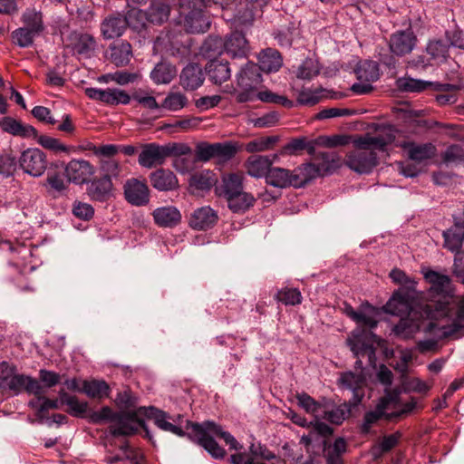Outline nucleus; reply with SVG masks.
Wrapping results in <instances>:
<instances>
[{
    "label": "nucleus",
    "mask_w": 464,
    "mask_h": 464,
    "mask_svg": "<svg viewBox=\"0 0 464 464\" xmlns=\"http://www.w3.org/2000/svg\"><path fill=\"white\" fill-rule=\"evenodd\" d=\"M190 434L191 441L202 447L215 459H224L227 452L218 445L214 436L223 439L231 450H238L243 448L233 435L222 430L221 426L212 420H206L199 425H195L194 431Z\"/></svg>",
    "instance_id": "obj_1"
},
{
    "label": "nucleus",
    "mask_w": 464,
    "mask_h": 464,
    "mask_svg": "<svg viewBox=\"0 0 464 464\" xmlns=\"http://www.w3.org/2000/svg\"><path fill=\"white\" fill-rule=\"evenodd\" d=\"M142 407L136 410L119 411L113 423L110 424L108 430L112 437H130L138 433L141 429L145 432V437L151 440L150 430L142 419L145 412Z\"/></svg>",
    "instance_id": "obj_2"
},
{
    "label": "nucleus",
    "mask_w": 464,
    "mask_h": 464,
    "mask_svg": "<svg viewBox=\"0 0 464 464\" xmlns=\"http://www.w3.org/2000/svg\"><path fill=\"white\" fill-rule=\"evenodd\" d=\"M179 24L188 34H202L207 32L211 25L208 16L206 14L205 6H195L187 5L186 2L179 3Z\"/></svg>",
    "instance_id": "obj_3"
},
{
    "label": "nucleus",
    "mask_w": 464,
    "mask_h": 464,
    "mask_svg": "<svg viewBox=\"0 0 464 464\" xmlns=\"http://www.w3.org/2000/svg\"><path fill=\"white\" fill-rule=\"evenodd\" d=\"M262 82L257 64L247 62L237 74V85L241 89L237 94L238 102L255 101V94Z\"/></svg>",
    "instance_id": "obj_4"
},
{
    "label": "nucleus",
    "mask_w": 464,
    "mask_h": 464,
    "mask_svg": "<svg viewBox=\"0 0 464 464\" xmlns=\"http://www.w3.org/2000/svg\"><path fill=\"white\" fill-rule=\"evenodd\" d=\"M145 412V417L154 420L155 425L164 430L173 433L179 437H186L191 441V434L194 431V426L199 425L198 422L187 420L184 430L181 427L172 424L169 421L170 416L164 411L160 410L154 406L142 407L141 410Z\"/></svg>",
    "instance_id": "obj_5"
},
{
    "label": "nucleus",
    "mask_w": 464,
    "mask_h": 464,
    "mask_svg": "<svg viewBox=\"0 0 464 464\" xmlns=\"http://www.w3.org/2000/svg\"><path fill=\"white\" fill-rule=\"evenodd\" d=\"M354 72L360 82L353 83L351 90L356 94H367L371 92L373 90L372 82L377 81L380 77L378 63L371 60L360 62Z\"/></svg>",
    "instance_id": "obj_6"
},
{
    "label": "nucleus",
    "mask_w": 464,
    "mask_h": 464,
    "mask_svg": "<svg viewBox=\"0 0 464 464\" xmlns=\"http://www.w3.org/2000/svg\"><path fill=\"white\" fill-rule=\"evenodd\" d=\"M418 43V38L412 30L411 23L409 20L408 26L403 30H397L392 33L388 40L390 52L398 57L410 54Z\"/></svg>",
    "instance_id": "obj_7"
},
{
    "label": "nucleus",
    "mask_w": 464,
    "mask_h": 464,
    "mask_svg": "<svg viewBox=\"0 0 464 464\" xmlns=\"http://www.w3.org/2000/svg\"><path fill=\"white\" fill-rule=\"evenodd\" d=\"M396 129L392 125L384 126L377 134L372 136L366 133L362 136H358L353 140V143L357 149H370L379 150L381 151L386 150V147L392 144L396 139Z\"/></svg>",
    "instance_id": "obj_8"
},
{
    "label": "nucleus",
    "mask_w": 464,
    "mask_h": 464,
    "mask_svg": "<svg viewBox=\"0 0 464 464\" xmlns=\"http://www.w3.org/2000/svg\"><path fill=\"white\" fill-rule=\"evenodd\" d=\"M344 163L359 174H368L378 165V157L372 150L355 148L347 153Z\"/></svg>",
    "instance_id": "obj_9"
},
{
    "label": "nucleus",
    "mask_w": 464,
    "mask_h": 464,
    "mask_svg": "<svg viewBox=\"0 0 464 464\" xmlns=\"http://www.w3.org/2000/svg\"><path fill=\"white\" fill-rule=\"evenodd\" d=\"M20 168L34 177L42 176L47 168V159L44 151L37 148H29L21 153Z\"/></svg>",
    "instance_id": "obj_10"
},
{
    "label": "nucleus",
    "mask_w": 464,
    "mask_h": 464,
    "mask_svg": "<svg viewBox=\"0 0 464 464\" xmlns=\"http://www.w3.org/2000/svg\"><path fill=\"white\" fill-rule=\"evenodd\" d=\"M85 95L109 106L126 105L130 102L131 96L124 90L118 88L98 89L89 87L84 90Z\"/></svg>",
    "instance_id": "obj_11"
},
{
    "label": "nucleus",
    "mask_w": 464,
    "mask_h": 464,
    "mask_svg": "<svg viewBox=\"0 0 464 464\" xmlns=\"http://www.w3.org/2000/svg\"><path fill=\"white\" fill-rule=\"evenodd\" d=\"M66 47L71 49L74 55L91 58L96 50L97 42L91 34L72 31L67 36Z\"/></svg>",
    "instance_id": "obj_12"
},
{
    "label": "nucleus",
    "mask_w": 464,
    "mask_h": 464,
    "mask_svg": "<svg viewBox=\"0 0 464 464\" xmlns=\"http://www.w3.org/2000/svg\"><path fill=\"white\" fill-rule=\"evenodd\" d=\"M86 193L91 200L107 202L114 197V188L108 175L93 178L87 183Z\"/></svg>",
    "instance_id": "obj_13"
},
{
    "label": "nucleus",
    "mask_w": 464,
    "mask_h": 464,
    "mask_svg": "<svg viewBox=\"0 0 464 464\" xmlns=\"http://www.w3.org/2000/svg\"><path fill=\"white\" fill-rule=\"evenodd\" d=\"M140 149L138 162L142 168L153 169L166 162L162 145L157 142L140 143Z\"/></svg>",
    "instance_id": "obj_14"
},
{
    "label": "nucleus",
    "mask_w": 464,
    "mask_h": 464,
    "mask_svg": "<svg viewBox=\"0 0 464 464\" xmlns=\"http://www.w3.org/2000/svg\"><path fill=\"white\" fill-rule=\"evenodd\" d=\"M123 192L125 199L132 206L142 207L150 202V188L144 181L128 179L123 186Z\"/></svg>",
    "instance_id": "obj_15"
},
{
    "label": "nucleus",
    "mask_w": 464,
    "mask_h": 464,
    "mask_svg": "<svg viewBox=\"0 0 464 464\" xmlns=\"http://www.w3.org/2000/svg\"><path fill=\"white\" fill-rule=\"evenodd\" d=\"M257 14L255 7L243 1L229 15L225 16V21L232 28L242 30L252 27Z\"/></svg>",
    "instance_id": "obj_16"
},
{
    "label": "nucleus",
    "mask_w": 464,
    "mask_h": 464,
    "mask_svg": "<svg viewBox=\"0 0 464 464\" xmlns=\"http://www.w3.org/2000/svg\"><path fill=\"white\" fill-rule=\"evenodd\" d=\"M94 173V166L84 160H72L65 167L67 179L74 184L88 183Z\"/></svg>",
    "instance_id": "obj_17"
},
{
    "label": "nucleus",
    "mask_w": 464,
    "mask_h": 464,
    "mask_svg": "<svg viewBox=\"0 0 464 464\" xmlns=\"http://www.w3.org/2000/svg\"><path fill=\"white\" fill-rule=\"evenodd\" d=\"M14 394L26 392L29 394L38 396L44 393V387L38 380L24 374L14 373L6 387Z\"/></svg>",
    "instance_id": "obj_18"
},
{
    "label": "nucleus",
    "mask_w": 464,
    "mask_h": 464,
    "mask_svg": "<svg viewBox=\"0 0 464 464\" xmlns=\"http://www.w3.org/2000/svg\"><path fill=\"white\" fill-rule=\"evenodd\" d=\"M100 29L104 40L121 37L127 30L124 14L116 12L107 15L101 23Z\"/></svg>",
    "instance_id": "obj_19"
},
{
    "label": "nucleus",
    "mask_w": 464,
    "mask_h": 464,
    "mask_svg": "<svg viewBox=\"0 0 464 464\" xmlns=\"http://www.w3.org/2000/svg\"><path fill=\"white\" fill-rule=\"evenodd\" d=\"M339 383L353 392V397L349 400L352 405H359L363 397L365 377L362 373H354L351 371L343 372L339 378Z\"/></svg>",
    "instance_id": "obj_20"
},
{
    "label": "nucleus",
    "mask_w": 464,
    "mask_h": 464,
    "mask_svg": "<svg viewBox=\"0 0 464 464\" xmlns=\"http://www.w3.org/2000/svg\"><path fill=\"white\" fill-rule=\"evenodd\" d=\"M399 88L408 92H420L428 89L438 92H447L455 90V86L450 83L432 82L412 78L400 81Z\"/></svg>",
    "instance_id": "obj_21"
},
{
    "label": "nucleus",
    "mask_w": 464,
    "mask_h": 464,
    "mask_svg": "<svg viewBox=\"0 0 464 464\" xmlns=\"http://www.w3.org/2000/svg\"><path fill=\"white\" fill-rule=\"evenodd\" d=\"M224 49L232 58H246L248 42L241 30L235 29L227 35L224 41Z\"/></svg>",
    "instance_id": "obj_22"
},
{
    "label": "nucleus",
    "mask_w": 464,
    "mask_h": 464,
    "mask_svg": "<svg viewBox=\"0 0 464 464\" xmlns=\"http://www.w3.org/2000/svg\"><path fill=\"white\" fill-rule=\"evenodd\" d=\"M150 185L159 191H173L179 188V179L169 169L160 168L149 175Z\"/></svg>",
    "instance_id": "obj_23"
},
{
    "label": "nucleus",
    "mask_w": 464,
    "mask_h": 464,
    "mask_svg": "<svg viewBox=\"0 0 464 464\" xmlns=\"http://www.w3.org/2000/svg\"><path fill=\"white\" fill-rule=\"evenodd\" d=\"M401 147L407 152L410 160L419 163L431 160L437 154V148L431 142L404 141Z\"/></svg>",
    "instance_id": "obj_24"
},
{
    "label": "nucleus",
    "mask_w": 464,
    "mask_h": 464,
    "mask_svg": "<svg viewBox=\"0 0 464 464\" xmlns=\"http://www.w3.org/2000/svg\"><path fill=\"white\" fill-rule=\"evenodd\" d=\"M174 2L175 0H150L146 9L147 21L157 25L166 23L169 18Z\"/></svg>",
    "instance_id": "obj_25"
},
{
    "label": "nucleus",
    "mask_w": 464,
    "mask_h": 464,
    "mask_svg": "<svg viewBox=\"0 0 464 464\" xmlns=\"http://www.w3.org/2000/svg\"><path fill=\"white\" fill-rule=\"evenodd\" d=\"M0 128L4 132L22 139H30L37 136V130L34 126L25 124L10 116L1 119Z\"/></svg>",
    "instance_id": "obj_26"
},
{
    "label": "nucleus",
    "mask_w": 464,
    "mask_h": 464,
    "mask_svg": "<svg viewBox=\"0 0 464 464\" xmlns=\"http://www.w3.org/2000/svg\"><path fill=\"white\" fill-rule=\"evenodd\" d=\"M205 80V73L201 66L191 63L183 68L179 75V83L186 91H195L199 88Z\"/></svg>",
    "instance_id": "obj_27"
},
{
    "label": "nucleus",
    "mask_w": 464,
    "mask_h": 464,
    "mask_svg": "<svg viewBox=\"0 0 464 464\" xmlns=\"http://www.w3.org/2000/svg\"><path fill=\"white\" fill-rule=\"evenodd\" d=\"M217 212L210 207H201L191 213L188 225L195 230H208L218 222Z\"/></svg>",
    "instance_id": "obj_28"
},
{
    "label": "nucleus",
    "mask_w": 464,
    "mask_h": 464,
    "mask_svg": "<svg viewBox=\"0 0 464 464\" xmlns=\"http://www.w3.org/2000/svg\"><path fill=\"white\" fill-rule=\"evenodd\" d=\"M425 280L430 285V290L444 296H453L454 288L451 279L447 275H442L432 269L423 273Z\"/></svg>",
    "instance_id": "obj_29"
},
{
    "label": "nucleus",
    "mask_w": 464,
    "mask_h": 464,
    "mask_svg": "<svg viewBox=\"0 0 464 464\" xmlns=\"http://www.w3.org/2000/svg\"><path fill=\"white\" fill-rule=\"evenodd\" d=\"M277 158V154H275L273 159L263 155L250 156L245 162L247 174L254 178L264 177L266 179V175H267L272 164Z\"/></svg>",
    "instance_id": "obj_30"
},
{
    "label": "nucleus",
    "mask_w": 464,
    "mask_h": 464,
    "mask_svg": "<svg viewBox=\"0 0 464 464\" xmlns=\"http://www.w3.org/2000/svg\"><path fill=\"white\" fill-rule=\"evenodd\" d=\"M154 223L160 227H174L181 221V213L174 206L157 208L152 212Z\"/></svg>",
    "instance_id": "obj_31"
},
{
    "label": "nucleus",
    "mask_w": 464,
    "mask_h": 464,
    "mask_svg": "<svg viewBox=\"0 0 464 464\" xmlns=\"http://www.w3.org/2000/svg\"><path fill=\"white\" fill-rule=\"evenodd\" d=\"M414 298L394 292L385 305L388 314L400 317L409 316L412 311Z\"/></svg>",
    "instance_id": "obj_32"
},
{
    "label": "nucleus",
    "mask_w": 464,
    "mask_h": 464,
    "mask_svg": "<svg viewBox=\"0 0 464 464\" xmlns=\"http://www.w3.org/2000/svg\"><path fill=\"white\" fill-rule=\"evenodd\" d=\"M315 145L316 142L313 140H308L306 137H297L291 139L286 144H285L279 154L282 156L288 155H301L303 151L306 150L309 155H315Z\"/></svg>",
    "instance_id": "obj_33"
},
{
    "label": "nucleus",
    "mask_w": 464,
    "mask_h": 464,
    "mask_svg": "<svg viewBox=\"0 0 464 464\" xmlns=\"http://www.w3.org/2000/svg\"><path fill=\"white\" fill-rule=\"evenodd\" d=\"M266 183L277 188H295L293 170L271 166L266 175Z\"/></svg>",
    "instance_id": "obj_34"
},
{
    "label": "nucleus",
    "mask_w": 464,
    "mask_h": 464,
    "mask_svg": "<svg viewBox=\"0 0 464 464\" xmlns=\"http://www.w3.org/2000/svg\"><path fill=\"white\" fill-rule=\"evenodd\" d=\"M272 35L280 47L291 48L294 41L300 36V29L295 21H289L274 30Z\"/></svg>",
    "instance_id": "obj_35"
},
{
    "label": "nucleus",
    "mask_w": 464,
    "mask_h": 464,
    "mask_svg": "<svg viewBox=\"0 0 464 464\" xmlns=\"http://www.w3.org/2000/svg\"><path fill=\"white\" fill-rule=\"evenodd\" d=\"M206 73L215 84H221L230 78L231 72L227 61L222 59L210 60L206 67Z\"/></svg>",
    "instance_id": "obj_36"
},
{
    "label": "nucleus",
    "mask_w": 464,
    "mask_h": 464,
    "mask_svg": "<svg viewBox=\"0 0 464 464\" xmlns=\"http://www.w3.org/2000/svg\"><path fill=\"white\" fill-rule=\"evenodd\" d=\"M110 60L117 67L130 63L133 53L131 44L127 41H119L110 45Z\"/></svg>",
    "instance_id": "obj_37"
},
{
    "label": "nucleus",
    "mask_w": 464,
    "mask_h": 464,
    "mask_svg": "<svg viewBox=\"0 0 464 464\" xmlns=\"http://www.w3.org/2000/svg\"><path fill=\"white\" fill-rule=\"evenodd\" d=\"M459 219L454 222V225L449 229L443 231L444 247L452 253H461V247L464 242V228L459 226Z\"/></svg>",
    "instance_id": "obj_38"
},
{
    "label": "nucleus",
    "mask_w": 464,
    "mask_h": 464,
    "mask_svg": "<svg viewBox=\"0 0 464 464\" xmlns=\"http://www.w3.org/2000/svg\"><path fill=\"white\" fill-rule=\"evenodd\" d=\"M58 397L61 404L68 407L66 411L72 417L83 418L89 410L87 401H79L77 396L69 394L64 389H60Z\"/></svg>",
    "instance_id": "obj_39"
},
{
    "label": "nucleus",
    "mask_w": 464,
    "mask_h": 464,
    "mask_svg": "<svg viewBox=\"0 0 464 464\" xmlns=\"http://www.w3.org/2000/svg\"><path fill=\"white\" fill-rule=\"evenodd\" d=\"M242 189H244L243 177L237 173H229L224 176L222 183L216 188L218 196L227 201Z\"/></svg>",
    "instance_id": "obj_40"
},
{
    "label": "nucleus",
    "mask_w": 464,
    "mask_h": 464,
    "mask_svg": "<svg viewBox=\"0 0 464 464\" xmlns=\"http://www.w3.org/2000/svg\"><path fill=\"white\" fill-rule=\"evenodd\" d=\"M283 64V59L281 53L272 48L263 50L258 55L257 67L259 72H265L266 73L278 71Z\"/></svg>",
    "instance_id": "obj_41"
},
{
    "label": "nucleus",
    "mask_w": 464,
    "mask_h": 464,
    "mask_svg": "<svg viewBox=\"0 0 464 464\" xmlns=\"http://www.w3.org/2000/svg\"><path fill=\"white\" fill-rule=\"evenodd\" d=\"M295 188H300L304 187L311 180L318 176H322L318 166L314 163L307 162L299 165L293 169Z\"/></svg>",
    "instance_id": "obj_42"
},
{
    "label": "nucleus",
    "mask_w": 464,
    "mask_h": 464,
    "mask_svg": "<svg viewBox=\"0 0 464 464\" xmlns=\"http://www.w3.org/2000/svg\"><path fill=\"white\" fill-rule=\"evenodd\" d=\"M323 446L327 464H344L342 457L347 450V443L344 438H337L332 446L324 440Z\"/></svg>",
    "instance_id": "obj_43"
},
{
    "label": "nucleus",
    "mask_w": 464,
    "mask_h": 464,
    "mask_svg": "<svg viewBox=\"0 0 464 464\" xmlns=\"http://www.w3.org/2000/svg\"><path fill=\"white\" fill-rule=\"evenodd\" d=\"M227 207L233 213H245L254 206L256 198L250 193L245 192L244 189L236 193L227 201Z\"/></svg>",
    "instance_id": "obj_44"
},
{
    "label": "nucleus",
    "mask_w": 464,
    "mask_h": 464,
    "mask_svg": "<svg viewBox=\"0 0 464 464\" xmlns=\"http://www.w3.org/2000/svg\"><path fill=\"white\" fill-rule=\"evenodd\" d=\"M21 22L24 28H28L37 35H40L44 30L43 14L35 8H26L22 14Z\"/></svg>",
    "instance_id": "obj_45"
},
{
    "label": "nucleus",
    "mask_w": 464,
    "mask_h": 464,
    "mask_svg": "<svg viewBox=\"0 0 464 464\" xmlns=\"http://www.w3.org/2000/svg\"><path fill=\"white\" fill-rule=\"evenodd\" d=\"M176 75V67L166 62L157 63L150 72V78L157 84L169 83Z\"/></svg>",
    "instance_id": "obj_46"
},
{
    "label": "nucleus",
    "mask_w": 464,
    "mask_h": 464,
    "mask_svg": "<svg viewBox=\"0 0 464 464\" xmlns=\"http://www.w3.org/2000/svg\"><path fill=\"white\" fill-rule=\"evenodd\" d=\"M82 391L90 398L102 399L109 395L110 387L103 380H82Z\"/></svg>",
    "instance_id": "obj_47"
},
{
    "label": "nucleus",
    "mask_w": 464,
    "mask_h": 464,
    "mask_svg": "<svg viewBox=\"0 0 464 464\" xmlns=\"http://www.w3.org/2000/svg\"><path fill=\"white\" fill-rule=\"evenodd\" d=\"M322 176L333 173L340 166V157L334 152L321 151L315 156Z\"/></svg>",
    "instance_id": "obj_48"
},
{
    "label": "nucleus",
    "mask_w": 464,
    "mask_h": 464,
    "mask_svg": "<svg viewBox=\"0 0 464 464\" xmlns=\"http://www.w3.org/2000/svg\"><path fill=\"white\" fill-rule=\"evenodd\" d=\"M214 146L215 159H217L219 163L231 160L240 150L238 143L231 140L216 142Z\"/></svg>",
    "instance_id": "obj_49"
},
{
    "label": "nucleus",
    "mask_w": 464,
    "mask_h": 464,
    "mask_svg": "<svg viewBox=\"0 0 464 464\" xmlns=\"http://www.w3.org/2000/svg\"><path fill=\"white\" fill-rule=\"evenodd\" d=\"M45 182L48 187V192L53 198H58L67 190L68 184L71 181L68 179H65L63 174L53 172L48 173Z\"/></svg>",
    "instance_id": "obj_50"
},
{
    "label": "nucleus",
    "mask_w": 464,
    "mask_h": 464,
    "mask_svg": "<svg viewBox=\"0 0 464 464\" xmlns=\"http://www.w3.org/2000/svg\"><path fill=\"white\" fill-rule=\"evenodd\" d=\"M356 406L357 405H352L350 401L348 402L342 403L331 411H325L323 415V419L333 424L341 425L343 420L350 416L352 409Z\"/></svg>",
    "instance_id": "obj_51"
},
{
    "label": "nucleus",
    "mask_w": 464,
    "mask_h": 464,
    "mask_svg": "<svg viewBox=\"0 0 464 464\" xmlns=\"http://www.w3.org/2000/svg\"><path fill=\"white\" fill-rule=\"evenodd\" d=\"M215 182V174L208 169L196 172L189 179V185L198 190H208Z\"/></svg>",
    "instance_id": "obj_52"
},
{
    "label": "nucleus",
    "mask_w": 464,
    "mask_h": 464,
    "mask_svg": "<svg viewBox=\"0 0 464 464\" xmlns=\"http://www.w3.org/2000/svg\"><path fill=\"white\" fill-rule=\"evenodd\" d=\"M384 411L382 406L376 404L373 411H366L363 415L362 421L359 426V430L362 435H368L372 432L373 425L377 424L379 420L382 419Z\"/></svg>",
    "instance_id": "obj_53"
},
{
    "label": "nucleus",
    "mask_w": 464,
    "mask_h": 464,
    "mask_svg": "<svg viewBox=\"0 0 464 464\" xmlns=\"http://www.w3.org/2000/svg\"><path fill=\"white\" fill-rule=\"evenodd\" d=\"M124 17L127 22V28L130 27L134 31L145 29L146 22H148L146 10L141 9H130L124 14Z\"/></svg>",
    "instance_id": "obj_54"
},
{
    "label": "nucleus",
    "mask_w": 464,
    "mask_h": 464,
    "mask_svg": "<svg viewBox=\"0 0 464 464\" xmlns=\"http://www.w3.org/2000/svg\"><path fill=\"white\" fill-rule=\"evenodd\" d=\"M419 324L415 323L409 316L401 317L398 324L393 326V333L395 335L403 339L411 338L413 334L418 330Z\"/></svg>",
    "instance_id": "obj_55"
},
{
    "label": "nucleus",
    "mask_w": 464,
    "mask_h": 464,
    "mask_svg": "<svg viewBox=\"0 0 464 464\" xmlns=\"http://www.w3.org/2000/svg\"><path fill=\"white\" fill-rule=\"evenodd\" d=\"M320 72V67L318 62L314 58H306L299 65L296 76L303 80H311L317 76Z\"/></svg>",
    "instance_id": "obj_56"
},
{
    "label": "nucleus",
    "mask_w": 464,
    "mask_h": 464,
    "mask_svg": "<svg viewBox=\"0 0 464 464\" xmlns=\"http://www.w3.org/2000/svg\"><path fill=\"white\" fill-rule=\"evenodd\" d=\"M36 36V34L24 27H19L11 34L13 43L21 48L31 46Z\"/></svg>",
    "instance_id": "obj_57"
},
{
    "label": "nucleus",
    "mask_w": 464,
    "mask_h": 464,
    "mask_svg": "<svg viewBox=\"0 0 464 464\" xmlns=\"http://www.w3.org/2000/svg\"><path fill=\"white\" fill-rule=\"evenodd\" d=\"M9 246V249L12 253L16 255L14 257L17 262H20L23 265L31 264V258L33 257V250L34 246L32 244H20L16 243L15 245L12 243H7Z\"/></svg>",
    "instance_id": "obj_58"
},
{
    "label": "nucleus",
    "mask_w": 464,
    "mask_h": 464,
    "mask_svg": "<svg viewBox=\"0 0 464 464\" xmlns=\"http://www.w3.org/2000/svg\"><path fill=\"white\" fill-rule=\"evenodd\" d=\"M258 99L263 102L281 104L285 108H291L293 102L284 95L276 94L269 90L256 92L255 100Z\"/></svg>",
    "instance_id": "obj_59"
},
{
    "label": "nucleus",
    "mask_w": 464,
    "mask_h": 464,
    "mask_svg": "<svg viewBox=\"0 0 464 464\" xmlns=\"http://www.w3.org/2000/svg\"><path fill=\"white\" fill-rule=\"evenodd\" d=\"M276 299L285 305H296L301 304L302 295L297 288L285 287L276 293Z\"/></svg>",
    "instance_id": "obj_60"
},
{
    "label": "nucleus",
    "mask_w": 464,
    "mask_h": 464,
    "mask_svg": "<svg viewBox=\"0 0 464 464\" xmlns=\"http://www.w3.org/2000/svg\"><path fill=\"white\" fill-rule=\"evenodd\" d=\"M277 141V136L261 137L247 142L246 144V150L249 153L265 151L271 149Z\"/></svg>",
    "instance_id": "obj_61"
},
{
    "label": "nucleus",
    "mask_w": 464,
    "mask_h": 464,
    "mask_svg": "<svg viewBox=\"0 0 464 464\" xmlns=\"http://www.w3.org/2000/svg\"><path fill=\"white\" fill-rule=\"evenodd\" d=\"M6 276L10 282H13L17 288L22 291H33L25 276L21 272L17 266H10L8 267Z\"/></svg>",
    "instance_id": "obj_62"
},
{
    "label": "nucleus",
    "mask_w": 464,
    "mask_h": 464,
    "mask_svg": "<svg viewBox=\"0 0 464 464\" xmlns=\"http://www.w3.org/2000/svg\"><path fill=\"white\" fill-rule=\"evenodd\" d=\"M464 335V314L457 311L456 317L451 324L443 327L444 337L459 339Z\"/></svg>",
    "instance_id": "obj_63"
},
{
    "label": "nucleus",
    "mask_w": 464,
    "mask_h": 464,
    "mask_svg": "<svg viewBox=\"0 0 464 464\" xmlns=\"http://www.w3.org/2000/svg\"><path fill=\"white\" fill-rule=\"evenodd\" d=\"M162 146L166 160L169 157H176L178 159L192 153L190 146L184 142H169Z\"/></svg>",
    "instance_id": "obj_64"
}]
</instances>
